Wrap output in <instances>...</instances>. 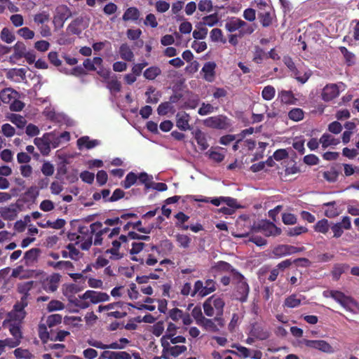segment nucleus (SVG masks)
<instances>
[{"mask_svg":"<svg viewBox=\"0 0 359 359\" xmlns=\"http://www.w3.org/2000/svg\"><path fill=\"white\" fill-rule=\"evenodd\" d=\"M62 321V316L60 314H52L46 320V324L49 327H53Z\"/></svg>","mask_w":359,"mask_h":359,"instance_id":"54","label":"nucleus"},{"mask_svg":"<svg viewBox=\"0 0 359 359\" xmlns=\"http://www.w3.org/2000/svg\"><path fill=\"white\" fill-rule=\"evenodd\" d=\"M216 64L214 62H208L203 65L201 73L203 79L206 81L212 82L215 79Z\"/></svg>","mask_w":359,"mask_h":359,"instance_id":"13","label":"nucleus"},{"mask_svg":"<svg viewBox=\"0 0 359 359\" xmlns=\"http://www.w3.org/2000/svg\"><path fill=\"white\" fill-rule=\"evenodd\" d=\"M137 180V175L133 172H130L126 177L125 180L121 182V185L125 189L130 188L135 184Z\"/></svg>","mask_w":359,"mask_h":359,"instance_id":"39","label":"nucleus"},{"mask_svg":"<svg viewBox=\"0 0 359 359\" xmlns=\"http://www.w3.org/2000/svg\"><path fill=\"white\" fill-rule=\"evenodd\" d=\"M14 53L11 59L19 60L25 55L27 52L26 46L23 42L18 41L13 46Z\"/></svg>","mask_w":359,"mask_h":359,"instance_id":"24","label":"nucleus"},{"mask_svg":"<svg viewBox=\"0 0 359 359\" xmlns=\"http://www.w3.org/2000/svg\"><path fill=\"white\" fill-rule=\"evenodd\" d=\"M302 299L298 298L296 294H292L287 297L284 302V306L287 308H295L301 304Z\"/></svg>","mask_w":359,"mask_h":359,"instance_id":"34","label":"nucleus"},{"mask_svg":"<svg viewBox=\"0 0 359 359\" xmlns=\"http://www.w3.org/2000/svg\"><path fill=\"white\" fill-rule=\"evenodd\" d=\"M219 21L217 13H214L203 18V21L199 22V25L212 27Z\"/></svg>","mask_w":359,"mask_h":359,"instance_id":"40","label":"nucleus"},{"mask_svg":"<svg viewBox=\"0 0 359 359\" xmlns=\"http://www.w3.org/2000/svg\"><path fill=\"white\" fill-rule=\"evenodd\" d=\"M137 180H139L140 183L144 184L146 189L151 188V182L153 180L151 175H149L147 173L143 172L137 176Z\"/></svg>","mask_w":359,"mask_h":359,"instance_id":"44","label":"nucleus"},{"mask_svg":"<svg viewBox=\"0 0 359 359\" xmlns=\"http://www.w3.org/2000/svg\"><path fill=\"white\" fill-rule=\"evenodd\" d=\"M275 93V88L271 86H267L262 90V95L265 100H271L274 97Z\"/></svg>","mask_w":359,"mask_h":359,"instance_id":"50","label":"nucleus"},{"mask_svg":"<svg viewBox=\"0 0 359 359\" xmlns=\"http://www.w3.org/2000/svg\"><path fill=\"white\" fill-rule=\"evenodd\" d=\"M61 276L58 273H53L43 283V289L46 292H53L58 288Z\"/></svg>","mask_w":359,"mask_h":359,"instance_id":"14","label":"nucleus"},{"mask_svg":"<svg viewBox=\"0 0 359 359\" xmlns=\"http://www.w3.org/2000/svg\"><path fill=\"white\" fill-rule=\"evenodd\" d=\"M339 94V86L337 84H329L323 88L322 97L323 100L328 102L337 97Z\"/></svg>","mask_w":359,"mask_h":359,"instance_id":"12","label":"nucleus"},{"mask_svg":"<svg viewBox=\"0 0 359 359\" xmlns=\"http://www.w3.org/2000/svg\"><path fill=\"white\" fill-rule=\"evenodd\" d=\"M233 282L236 284V298L241 302L247 301L250 287L245 277L239 272H234L232 278Z\"/></svg>","mask_w":359,"mask_h":359,"instance_id":"1","label":"nucleus"},{"mask_svg":"<svg viewBox=\"0 0 359 359\" xmlns=\"http://www.w3.org/2000/svg\"><path fill=\"white\" fill-rule=\"evenodd\" d=\"M1 133L7 137H13L15 135V128L9 123H5L1 126Z\"/></svg>","mask_w":359,"mask_h":359,"instance_id":"63","label":"nucleus"},{"mask_svg":"<svg viewBox=\"0 0 359 359\" xmlns=\"http://www.w3.org/2000/svg\"><path fill=\"white\" fill-rule=\"evenodd\" d=\"M240 18H231L225 23V28L229 32H233L240 29Z\"/></svg>","mask_w":359,"mask_h":359,"instance_id":"35","label":"nucleus"},{"mask_svg":"<svg viewBox=\"0 0 359 359\" xmlns=\"http://www.w3.org/2000/svg\"><path fill=\"white\" fill-rule=\"evenodd\" d=\"M26 69L24 68H13L9 69L6 72V78L8 79L13 80L15 82H20V81H23L26 78Z\"/></svg>","mask_w":359,"mask_h":359,"instance_id":"15","label":"nucleus"},{"mask_svg":"<svg viewBox=\"0 0 359 359\" xmlns=\"http://www.w3.org/2000/svg\"><path fill=\"white\" fill-rule=\"evenodd\" d=\"M204 126L208 128L225 130L231 126L230 119L224 115L208 117L203 121Z\"/></svg>","mask_w":359,"mask_h":359,"instance_id":"3","label":"nucleus"},{"mask_svg":"<svg viewBox=\"0 0 359 359\" xmlns=\"http://www.w3.org/2000/svg\"><path fill=\"white\" fill-rule=\"evenodd\" d=\"M215 268L218 271H222L226 272H231L232 273V278L234 276V272H238L236 269H234L232 266L224 261L218 262L216 265Z\"/></svg>","mask_w":359,"mask_h":359,"instance_id":"43","label":"nucleus"},{"mask_svg":"<svg viewBox=\"0 0 359 359\" xmlns=\"http://www.w3.org/2000/svg\"><path fill=\"white\" fill-rule=\"evenodd\" d=\"M314 229H315V231L317 232H320L322 233H327L330 229L328 220L326 219H323L318 221L316 224Z\"/></svg>","mask_w":359,"mask_h":359,"instance_id":"45","label":"nucleus"},{"mask_svg":"<svg viewBox=\"0 0 359 359\" xmlns=\"http://www.w3.org/2000/svg\"><path fill=\"white\" fill-rule=\"evenodd\" d=\"M50 20V14L47 11H42L34 15V22L37 25H44Z\"/></svg>","mask_w":359,"mask_h":359,"instance_id":"41","label":"nucleus"},{"mask_svg":"<svg viewBox=\"0 0 359 359\" xmlns=\"http://www.w3.org/2000/svg\"><path fill=\"white\" fill-rule=\"evenodd\" d=\"M21 341H19L18 339L14 338H6L4 340H0V344H2L4 346H8L9 348H15L20 345Z\"/></svg>","mask_w":359,"mask_h":359,"instance_id":"61","label":"nucleus"},{"mask_svg":"<svg viewBox=\"0 0 359 359\" xmlns=\"http://www.w3.org/2000/svg\"><path fill=\"white\" fill-rule=\"evenodd\" d=\"M192 133L201 150L204 151L207 149L209 147V144L207 142L205 133L202 132L200 129L196 130Z\"/></svg>","mask_w":359,"mask_h":359,"instance_id":"18","label":"nucleus"},{"mask_svg":"<svg viewBox=\"0 0 359 359\" xmlns=\"http://www.w3.org/2000/svg\"><path fill=\"white\" fill-rule=\"evenodd\" d=\"M215 320L214 319H209L204 318L202 319V321L199 323L198 325L203 327L206 331L216 332L219 331L218 324H215Z\"/></svg>","mask_w":359,"mask_h":359,"instance_id":"23","label":"nucleus"},{"mask_svg":"<svg viewBox=\"0 0 359 359\" xmlns=\"http://www.w3.org/2000/svg\"><path fill=\"white\" fill-rule=\"evenodd\" d=\"M65 308V305L62 302L58 300H52L50 301L48 306L47 310L49 312L55 311H60Z\"/></svg>","mask_w":359,"mask_h":359,"instance_id":"55","label":"nucleus"},{"mask_svg":"<svg viewBox=\"0 0 359 359\" xmlns=\"http://www.w3.org/2000/svg\"><path fill=\"white\" fill-rule=\"evenodd\" d=\"M77 239H78V243H81L80 248L83 250H89L93 244V236L92 235L88 236L87 238H86L85 236H78Z\"/></svg>","mask_w":359,"mask_h":359,"instance_id":"37","label":"nucleus"},{"mask_svg":"<svg viewBox=\"0 0 359 359\" xmlns=\"http://www.w3.org/2000/svg\"><path fill=\"white\" fill-rule=\"evenodd\" d=\"M176 240L179 245L183 248H188L191 243V238L188 236L184 234L176 235Z\"/></svg>","mask_w":359,"mask_h":359,"instance_id":"51","label":"nucleus"},{"mask_svg":"<svg viewBox=\"0 0 359 359\" xmlns=\"http://www.w3.org/2000/svg\"><path fill=\"white\" fill-rule=\"evenodd\" d=\"M232 347L236 348L238 350V353L236 352L235 351H232V350H226V351H225V353H230L232 354L243 356V358H248L249 356H250V349L247 348L246 347L238 346L236 344H233L232 346Z\"/></svg>","mask_w":359,"mask_h":359,"instance_id":"38","label":"nucleus"},{"mask_svg":"<svg viewBox=\"0 0 359 359\" xmlns=\"http://www.w3.org/2000/svg\"><path fill=\"white\" fill-rule=\"evenodd\" d=\"M70 302L74 306L80 308L81 309H86L90 306V303L87 299L83 298V294L79 295L78 297H74L69 300Z\"/></svg>","mask_w":359,"mask_h":359,"instance_id":"32","label":"nucleus"},{"mask_svg":"<svg viewBox=\"0 0 359 359\" xmlns=\"http://www.w3.org/2000/svg\"><path fill=\"white\" fill-rule=\"evenodd\" d=\"M346 311L353 313L359 314V304L352 298L346 296L341 292L336 290L332 297Z\"/></svg>","mask_w":359,"mask_h":359,"instance_id":"2","label":"nucleus"},{"mask_svg":"<svg viewBox=\"0 0 359 359\" xmlns=\"http://www.w3.org/2000/svg\"><path fill=\"white\" fill-rule=\"evenodd\" d=\"M191 116L185 111H180L176 114V126L182 131L191 130L192 127L189 122Z\"/></svg>","mask_w":359,"mask_h":359,"instance_id":"10","label":"nucleus"},{"mask_svg":"<svg viewBox=\"0 0 359 359\" xmlns=\"http://www.w3.org/2000/svg\"><path fill=\"white\" fill-rule=\"evenodd\" d=\"M47 264L49 266H51L53 269H57V270L66 269V270L72 271L74 269V265L69 261H59L57 262H55L53 261H48L47 262Z\"/></svg>","mask_w":359,"mask_h":359,"instance_id":"25","label":"nucleus"},{"mask_svg":"<svg viewBox=\"0 0 359 359\" xmlns=\"http://www.w3.org/2000/svg\"><path fill=\"white\" fill-rule=\"evenodd\" d=\"M198 9L201 11L210 12L212 10V3L211 0H200L198 4Z\"/></svg>","mask_w":359,"mask_h":359,"instance_id":"60","label":"nucleus"},{"mask_svg":"<svg viewBox=\"0 0 359 359\" xmlns=\"http://www.w3.org/2000/svg\"><path fill=\"white\" fill-rule=\"evenodd\" d=\"M107 88L112 93H118L121 89V83L118 80L117 77L114 75L111 76V79H109L106 81Z\"/></svg>","mask_w":359,"mask_h":359,"instance_id":"27","label":"nucleus"},{"mask_svg":"<svg viewBox=\"0 0 359 359\" xmlns=\"http://www.w3.org/2000/svg\"><path fill=\"white\" fill-rule=\"evenodd\" d=\"M240 34L243 36L246 34H251L256 29L255 25L248 24L245 21L241 19L240 20Z\"/></svg>","mask_w":359,"mask_h":359,"instance_id":"29","label":"nucleus"},{"mask_svg":"<svg viewBox=\"0 0 359 359\" xmlns=\"http://www.w3.org/2000/svg\"><path fill=\"white\" fill-rule=\"evenodd\" d=\"M41 250L39 248H32L29 250L27 251L25 253L23 257L25 265H32L34 262L37 260V258L39 256Z\"/></svg>","mask_w":359,"mask_h":359,"instance_id":"19","label":"nucleus"},{"mask_svg":"<svg viewBox=\"0 0 359 359\" xmlns=\"http://www.w3.org/2000/svg\"><path fill=\"white\" fill-rule=\"evenodd\" d=\"M222 32L220 29L215 28L210 32V38L213 41L225 43L226 40L222 38Z\"/></svg>","mask_w":359,"mask_h":359,"instance_id":"58","label":"nucleus"},{"mask_svg":"<svg viewBox=\"0 0 359 359\" xmlns=\"http://www.w3.org/2000/svg\"><path fill=\"white\" fill-rule=\"evenodd\" d=\"M258 16L263 27H266L271 24L272 18L270 9H264L263 11L259 12Z\"/></svg>","mask_w":359,"mask_h":359,"instance_id":"28","label":"nucleus"},{"mask_svg":"<svg viewBox=\"0 0 359 359\" xmlns=\"http://www.w3.org/2000/svg\"><path fill=\"white\" fill-rule=\"evenodd\" d=\"M278 97L281 102L285 104H292L294 99V95L291 90H283L278 93Z\"/></svg>","mask_w":359,"mask_h":359,"instance_id":"36","label":"nucleus"},{"mask_svg":"<svg viewBox=\"0 0 359 359\" xmlns=\"http://www.w3.org/2000/svg\"><path fill=\"white\" fill-rule=\"evenodd\" d=\"M323 177L329 182H334L338 177V172L335 169L325 171L323 173Z\"/></svg>","mask_w":359,"mask_h":359,"instance_id":"56","label":"nucleus"},{"mask_svg":"<svg viewBox=\"0 0 359 359\" xmlns=\"http://www.w3.org/2000/svg\"><path fill=\"white\" fill-rule=\"evenodd\" d=\"M118 53L120 57L126 61L131 62L135 59L134 53L128 43L121 44Z\"/></svg>","mask_w":359,"mask_h":359,"instance_id":"17","label":"nucleus"},{"mask_svg":"<svg viewBox=\"0 0 359 359\" xmlns=\"http://www.w3.org/2000/svg\"><path fill=\"white\" fill-rule=\"evenodd\" d=\"M319 142L323 149H326L330 146L337 145L340 142L339 139H336L332 135L327 133H324L320 138Z\"/></svg>","mask_w":359,"mask_h":359,"instance_id":"21","label":"nucleus"},{"mask_svg":"<svg viewBox=\"0 0 359 359\" xmlns=\"http://www.w3.org/2000/svg\"><path fill=\"white\" fill-rule=\"evenodd\" d=\"M251 335L259 340H264L269 337V332L261 326L254 325L251 330Z\"/></svg>","mask_w":359,"mask_h":359,"instance_id":"26","label":"nucleus"},{"mask_svg":"<svg viewBox=\"0 0 359 359\" xmlns=\"http://www.w3.org/2000/svg\"><path fill=\"white\" fill-rule=\"evenodd\" d=\"M34 143L39 149L42 155L47 156L49 154L50 151V147L43 140H41V138L36 137L34 140Z\"/></svg>","mask_w":359,"mask_h":359,"instance_id":"33","label":"nucleus"},{"mask_svg":"<svg viewBox=\"0 0 359 359\" xmlns=\"http://www.w3.org/2000/svg\"><path fill=\"white\" fill-rule=\"evenodd\" d=\"M161 74V70L158 67L152 66L144 72V76L148 80H154Z\"/></svg>","mask_w":359,"mask_h":359,"instance_id":"30","label":"nucleus"},{"mask_svg":"<svg viewBox=\"0 0 359 359\" xmlns=\"http://www.w3.org/2000/svg\"><path fill=\"white\" fill-rule=\"evenodd\" d=\"M9 331L13 336V338L18 339L19 341H21V339L22 338V334L19 325L15 323L10 324Z\"/></svg>","mask_w":359,"mask_h":359,"instance_id":"49","label":"nucleus"},{"mask_svg":"<svg viewBox=\"0 0 359 359\" xmlns=\"http://www.w3.org/2000/svg\"><path fill=\"white\" fill-rule=\"evenodd\" d=\"M41 172L45 176H51L55 171L54 165L49 161H45L41 168Z\"/></svg>","mask_w":359,"mask_h":359,"instance_id":"53","label":"nucleus"},{"mask_svg":"<svg viewBox=\"0 0 359 359\" xmlns=\"http://www.w3.org/2000/svg\"><path fill=\"white\" fill-rule=\"evenodd\" d=\"M211 301L212 299H207L203 304L205 314L210 317L215 315V309L211 304Z\"/></svg>","mask_w":359,"mask_h":359,"instance_id":"59","label":"nucleus"},{"mask_svg":"<svg viewBox=\"0 0 359 359\" xmlns=\"http://www.w3.org/2000/svg\"><path fill=\"white\" fill-rule=\"evenodd\" d=\"M172 106L168 102H162L160 104L157 109L158 114L160 116L166 115L171 109H172Z\"/></svg>","mask_w":359,"mask_h":359,"instance_id":"57","label":"nucleus"},{"mask_svg":"<svg viewBox=\"0 0 359 359\" xmlns=\"http://www.w3.org/2000/svg\"><path fill=\"white\" fill-rule=\"evenodd\" d=\"M288 117L294 121H299L304 118V111L299 108H294L288 113Z\"/></svg>","mask_w":359,"mask_h":359,"instance_id":"48","label":"nucleus"},{"mask_svg":"<svg viewBox=\"0 0 359 359\" xmlns=\"http://www.w3.org/2000/svg\"><path fill=\"white\" fill-rule=\"evenodd\" d=\"M294 246L289 245H279L275 247L272 251L273 255L277 257L294 254Z\"/></svg>","mask_w":359,"mask_h":359,"instance_id":"16","label":"nucleus"},{"mask_svg":"<svg viewBox=\"0 0 359 359\" xmlns=\"http://www.w3.org/2000/svg\"><path fill=\"white\" fill-rule=\"evenodd\" d=\"M83 298L87 299L90 304H96L101 302H108L110 299L109 295L106 292L95 290H87L83 293Z\"/></svg>","mask_w":359,"mask_h":359,"instance_id":"8","label":"nucleus"},{"mask_svg":"<svg viewBox=\"0 0 359 359\" xmlns=\"http://www.w3.org/2000/svg\"><path fill=\"white\" fill-rule=\"evenodd\" d=\"M283 222L287 225L294 224L297 222V217L292 213H284L282 215Z\"/></svg>","mask_w":359,"mask_h":359,"instance_id":"64","label":"nucleus"},{"mask_svg":"<svg viewBox=\"0 0 359 359\" xmlns=\"http://www.w3.org/2000/svg\"><path fill=\"white\" fill-rule=\"evenodd\" d=\"M72 16L70 9L65 5H60L55 8L53 23L56 27L62 28L65 21Z\"/></svg>","mask_w":359,"mask_h":359,"instance_id":"6","label":"nucleus"},{"mask_svg":"<svg viewBox=\"0 0 359 359\" xmlns=\"http://www.w3.org/2000/svg\"><path fill=\"white\" fill-rule=\"evenodd\" d=\"M208 299H212L211 304L216 311V316L215 317V320L217 321L219 327H223L224 322L222 316L223 314L224 302L221 298L215 297V296H212Z\"/></svg>","mask_w":359,"mask_h":359,"instance_id":"9","label":"nucleus"},{"mask_svg":"<svg viewBox=\"0 0 359 359\" xmlns=\"http://www.w3.org/2000/svg\"><path fill=\"white\" fill-rule=\"evenodd\" d=\"M215 290V282L213 280L208 279L205 284L201 280H197L194 284L191 297H195L198 294L203 297L213 292Z\"/></svg>","mask_w":359,"mask_h":359,"instance_id":"5","label":"nucleus"},{"mask_svg":"<svg viewBox=\"0 0 359 359\" xmlns=\"http://www.w3.org/2000/svg\"><path fill=\"white\" fill-rule=\"evenodd\" d=\"M10 121L20 129L24 128L27 123V121L23 116L15 114L11 116Z\"/></svg>","mask_w":359,"mask_h":359,"instance_id":"42","label":"nucleus"},{"mask_svg":"<svg viewBox=\"0 0 359 359\" xmlns=\"http://www.w3.org/2000/svg\"><path fill=\"white\" fill-rule=\"evenodd\" d=\"M191 316L195 319L197 325H198L199 323L202 321V319L205 318L203 316L201 308L198 306H196L193 309Z\"/></svg>","mask_w":359,"mask_h":359,"instance_id":"62","label":"nucleus"},{"mask_svg":"<svg viewBox=\"0 0 359 359\" xmlns=\"http://www.w3.org/2000/svg\"><path fill=\"white\" fill-rule=\"evenodd\" d=\"M100 142L97 140H90L88 136H83L77 140V145L79 149L82 147H85L88 149H93L97 146Z\"/></svg>","mask_w":359,"mask_h":359,"instance_id":"22","label":"nucleus"},{"mask_svg":"<svg viewBox=\"0 0 359 359\" xmlns=\"http://www.w3.org/2000/svg\"><path fill=\"white\" fill-rule=\"evenodd\" d=\"M15 35L8 28L4 27L1 32V39L7 43H11L15 40Z\"/></svg>","mask_w":359,"mask_h":359,"instance_id":"46","label":"nucleus"},{"mask_svg":"<svg viewBox=\"0 0 359 359\" xmlns=\"http://www.w3.org/2000/svg\"><path fill=\"white\" fill-rule=\"evenodd\" d=\"M252 230L255 232H262L266 236H276L281 233V229L268 220H262L254 225Z\"/></svg>","mask_w":359,"mask_h":359,"instance_id":"4","label":"nucleus"},{"mask_svg":"<svg viewBox=\"0 0 359 359\" xmlns=\"http://www.w3.org/2000/svg\"><path fill=\"white\" fill-rule=\"evenodd\" d=\"M196 27L197 29L193 32V37L196 39H205L208 34V29L203 25H199V24Z\"/></svg>","mask_w":359,"mask_h":359,"instance_id":"47","label":"nucleus"},{"mask_svg":"<svg viewBox=\"0 0 359 359\" xmlns=\"http://www.w3.org/2000/svg\"><path fill=\"white\" fill-rule=\"evenodd\" d=\"M17 33L25 39H32L35 35L34 32L27 27L19 29Z\"/></svg>","mask_w":359,"mask_h":359,"instance_id":"52","label":"nucleus"},{"mask_svg":"<svg viewBox=\"0 0 359 359\" xmlns=\"http://www.w3.org/2000/svg\"><path fill=\"white\" fill-rule=\"evenodd\" d=\"M306 346L318 349L325 353H332V347L324 340H306L304 341Z\"/></svg>","mask_w":359,"mask_h":359,"instance_id":"11","label":"nucleus"},{"mask_svg":"<svg viewBox=\"0 0 359 359\" xmlns=\"http://www.w3.org/2000/svg\"><path fill=\"white\" fill-rule=\"evenodd\" d=\"M140 17V12L136 7H130L125 11L122 19L123 21H136Z\"/></svg>","mask_w":359,"mask_h":359,"instance_id":"20","label":"nucleus"},{"mask_svg":"<svg viewBox=\"0 0 359 359\" xmlns=\"http://www.w3.org/2000/svg\"><path fill=\"white\" fill-rule=\"evenodd\" d=\"M217 110V107H214L209 103L202 102L201 107L198 110V114L201 116H206Z\"/></svg>","mask_w":359,"mask_h":359,"instance_id":"31","label":"nucleus"},{"mask_svg":"<svg viewBox=\"0 0 359 359\" xmlns=\"http://www.w3.org/2000/svg\"><path fill=\"white\" fill-rule=\"evenodd\" d=\"M28 305V300L26 295H22L20 301L18 302L14 306L13 310L9 313L10 318L13 320L22 321L25 316V308Z\"/></svg>","mask_w":359,"mask_h":359,"instance_id":"7","label":"nucleus"}]
</instances>
